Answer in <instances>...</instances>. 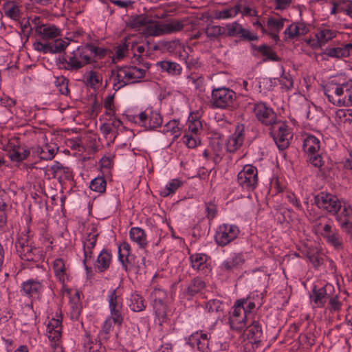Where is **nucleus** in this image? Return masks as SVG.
I'll use <instances>...</instances> for the list:
<instances>
[{
    "mask_svg": "<svg viewBox=\"0 0 352 352\" xmlns=\"http://www.w3.org/2000/svg\"><path fill=\"white\" fill-rule=\"evenodd\" d=\"M329 101L338 107H352V80L343 82L331 80L323 87Z\"/></svg>",
    "mask_w": 352,
    "mask_h": 352,
    "instance_id": "1",
    "label": "nucleus"
},
{
    "mask_svg": "<svg viewBox=\"0 0 352 352\" xmlns=\"http://www.w3.org/2000/svg\"><path fill=\"white\" fill-rule=\"evenodd\" d=\"M144 66V68L128 66L112 70L111 80L113 81V89L117 91L127 85L138 82L140 79L144 77L147 69L150 67L148 63H146Z\"/></svg>",
    "mask_w": 352,
    "mask_h": 352,
    "instance_id": "2",
    "label": "nucleus"
},
{
    "mask_svg": "<svg viewBox=\"0 0 352 352\" xmlns=\"http://www.w3.org/2000/svg\"><path fill=\"white\" fill-rule=\"evenodd\" d=\"M16 251L19 256L24 261L38 262L43 259L42 250L36 247L28 236L22 234L15 242Z\"/></svg>",
    "mask_w": 352,
    "mask_h": 352,
    "instance_id": "3",
    "label": "nucleus"
},
{
    "mask_svg": "<svg viewBox=\"0 0 352 352\" xmlns=\"http://www.w3.org/2000/svg\"><path fill=\"white\" fill-rule=\"evenodd\" d=\"M236 99V93L229 88L221 87L212 90L210 102L213 108L229 109L233 107Z\"/></svg>",
    "mask_w": 352,
    "mask_h": 352,
    "instance_id": "4",
    "label": "nucleus"
},
{
    "mask_svg": "<svg viewBox=\"0 0 352 352\" xmlns=\"http://www.w3.org/2000/svg\"><path fill=\"white\" fill-rule=\"evenodd\" d=\"M91 63V58L89 54L81 48H78L67 58L60 60V67L67 70L76 71Z\"/></svg>",
    "mask_w": 352,
    "mask_h": 352,
    "instance_id": "5",
    "label": "nucleus"
},
{
    "mask_svg": "<svg viewBox=\"0 0 352 352\" xmlns=\"http://www.w3.org/2000/svg\"><path fill=\"white\" fill-rule=\"evenodd\" d=\"M314 203L321 210L336 214L342 208V201L334 195L320 192L314 197Z\"/></svg>",
    "mask_w": 352,
    "mask_h": 352,
    "instance_id": "6",
    "label": "nucleus"
},
{
    "mask_svg": "<svg viewBox=\"0 0 352 352\" xmlns=\"http://www.w3.org/2000/svg\"><path fill=\"white\" fill-rule=\"evenodd\" d=\"M239 185L247 191H253L258 183V170L252 165L247 164L238 173Z\"/></svg>",
    "mask_w": 352,
    "mask_h": 352,
    "instance_id": "7",
    "label": "nucleus"
},
{
    "mask_svg": "<svg viewBox=\"0 0 352 352\" xmlns=\"http://www.w3.org/2000/svg\"><path fill=\"white\" fill-rule=\"evenodd\" d=\"M133 120L135 123L148 130H153L160 126L163 122L160 113L152 109H146L139 114L134 116Z\"/></svg>",
    "mask_w": 352,
    "mask_h": 352,
    "instance_id": "8",
    "label": "nucleus"
},
{
    "mask_svg": "<svg viewBox=\"0 0 352 352\" xmlns=\"http://www.w3.org/2000/svg\"><path fill=\"white\" fill-rule=\"evenodd\" d=\"M239 233L240 230L237 226L223 223L217 229L214 236L215 242L218 245L224 247L235 240Z\"/></svg>",
    "mask_w": 352,
    "mask_h": 352,
    "instance_id": "9",
    "label": "nucleus"
},
{
    "mask_svg": "<svg viewBox=\"0 0 352 352\" xmlns=\"http://www.w3.org/2000/svg\"><path fill=\"white\" fill-rule=\"evenodd\" d=\"M151 300L153 301V306L155 314L160 322H164L167 318V307L164 303L166 298V293L160 288H155L150 294Z\"/></svg>",
    "mask_w": 352,
    "mask_h": 352,
    "instance_id": "10",
    "label": "nucleus"
},
{
    "mask_svg": "<svg viewBox=\"0 0 352 352\" xmlns=\"http://www.w3.org/2000/svg\"><path fill=\"white\" fill-rule=\"evenodd\" d=\"M107 300L110 314L116 318V320L120 321L121 317H124L122 314L123 299L120 289L116 288L109 290Z\"/></svg>",
    "mask_w": 352,
    "mask_h": 352,
    "instance_id": "11",
    "label": "nucleus"
},
{
    "mask_svg": "<svg viewBox=\"0 0 352 352\" xmlns=\"http://www.w3.org/2000/svg\"><path fill=\"white\" fill-rule=\"evenodd\" d=\"M252 111L256 119L265 125H273L276 122V113L264 102L254 104Z\"/></svg>",
    "mask_w": 352,
    "mask_h": 352,
    "instance_id": "12",
    "label": "nucleus"
},
{
    "mask_svg": "<svg viewBox=\"0 0 352 352\" xmlns=\"http://www.w3.org/2000/svg\"><path fill=\"white\" fill-rule=\"evenodd\" d=\"M274 124L272 131L273 138L278 148L284 150L289 145V139L292 137L288 127L285 123L280 122H276Z\"/></svg>",
    "mask_w": 352,
    "mask_h": 352,
    "instance_id": "13",
    "label": "nucleus"
},
{
    "mask_svg": "<svg viewBox=\"0 0 352 352\" xmlns=\"http://www.w3.org/2000/svg\"><path fill=\"white\" fill-rule=\"evenodd\" d=\"M320 234L327 243L334 248L342 249L343 248V241L339 231L330 223H327L322 226Z\"/></svg>",
    "mask_w": 352,
    "mask_h": 352,
    "instance_id": "14",
    "label": "nucleus"
},
{
    "mask_svg": "<svg viewBox=\"0 0 352 352\" xmlns=\"http://www.w3.org/2000/svg\"><path fill=\"white\" fill-rule=\"evenodd\" d=\"M247 316L239 306L234 304L230 312L229 324L231 329L241 331L246 327Z\"/></svg>",
    "mask_w": 352,
    "mask_h": 352,
    "instance_id": "15",
    "label": "nucleus"
},
{
    "mask_svg": "<svg viewBox=\"0 0 352 352\" xmlns=\"http://www.w3.org/2000/svg\"><path fill=\"white\" fill-rule=\"evenodd\" d=\"M98 235L99 232L97 230L96 226L91 225V227L88 228V232L86 234V236L82 241L84 250L83 262L85 264L87 259L92 257V249L96 245Z\"/></svg>",
    "mask_w": 352,
    "mask_h": 352,
    "instance_id": "16",
    "label": "nucleus"
},
{
    "mask_svg": "<svg viewBox=\"0 0 352 352\" xmlns=\"http://www.w3.org/2000/svg\"><path fill=\"white\" fill-rule=\"evenodd\" d=\"M335 215L344 231L348 234H352V208L349 205L342 204L340 212H338Z\"/></svg>",
    "mask_w": 352,
    "mask_h": 352,
    "instance_id": "17",
    "label": "nucleus"
},
{
    "mask_svg": "<svg viewBox=\"0 0 352 352\" xmlns=\"http://www.w3.org/2000/svg\"><path fill=\"white\" fill-rule=\"evenodd\" d=\"M333 290V286L329 283L318 289L314 288L311 299L318 307H323Z\"/></svg>",
    "mask_w": 352,
    "mask_h": 352,
    "instance_id": "18",
    "label": "nucleus"
},
{
    "mask_svg": "<svg viewBox=\"0 0 352 352\" xmlns=\"http://www.w3.org/2000/svg\"><path fill=\"white\" fill-rule=\"evenodd\" d=\"M46 334L52 344L59 342L62 335L61 318L49 319L47 323Z\"/></svg>",
    "mask_w": 352,
    "mask_h": 352,
    "instance_id": "19",
    "label": "nucleus"
},
{
    "mask_svg": "<svg viewBox=\"0 0 352 352\" xmlns=\"http://www.w3.org/2000/svg\"><path fill=\"white\" fill-rule=\"evenodd\" d=\"M244 141V126L237 125L235 132L231 135L226 142V149L230 153H234L238 150Z\"/></svg>",
    "mask_w": 352,
    "mask_h": 352,
    "instance_id": "20",
    "label": "nucleus"
},
{
    "mask_svg": "<svg viewBox=\"0 0 352 352\" xmlns=\"http://www.w3.org/2000/svg\"><path fill=\"white\" fill-rule=\"evenodd\" d=\"M44 281L29 279L22 284L23 292L29 296L39 298L44 289Z\"/></svg>",
    "mask_w": 352,
    "mask_h": 352,
    "instance_id": "21",
    "label": "nucleus"
},
{
    "mask_svg": "<svg viewBox=\"0 0 352 352\" xmlns=\"http://www.w3.org/2000/svg\"><path fill=\"white\" fill-rule=\"evenodd\" d=\"M188 344L201 351V352H209V338L206 333L202 332H196L192 334L188 340Z\"/></svg>",
    "mask_w": 352,
    "mask_h": 352,
    "instance_id": "22",
    "label": "nucleus"
},
{
    "mask_svg": "<svg viewBox=\"0 0 352 352\" xmlns=\"http://www.w3.org/2000/svg\"><path fill=\"white\" fill-rule=\"evenodd\" d=\"M2 9L5 16L12 20L19 21L22 16V6L16 1H6L2 6Z\"/></svg>",
    "mask_w": 352,
    "mask_h": 352,
    "instance_id": "23",
    "label": "nucleus"
},
{
    "mask_svg": "<svg viewBox=\"0 0 352 352\" xmlns=\"http://www.w3.org/2000/svg\"><path fill=\"white\" fill-rule=\"evenodd\" d=\"M244 263L245 258L242 253H234L230 258L225 260L219 267L222 272H230L237 269Z\"/></svg>",
    "mask_w": 352,
    "mask_h": 352,
    "instance_id": "24",
    "label": "nucleus"
},
{
    "mask_svg": "<svg viewBox=\"0 0 352 352\" xmlns=\"http://www.w3.org/2000/svg\"><path fill=\"white\" fill-rule=\"evenodd\" d=\"M309 31V26L304 23H293L284 31L286 38L294 39L305 35Z\"/></svg>",
    "mask_w": 352,
    "mask_h": 352,
    "instance_id": "25",
    "label": "nucleus"
},
{
    "mask_svg": "<svg viewBox=\"0 0 352 352\" xmlns=\"http://www.w3.org/2000/svg\"><path fill=\"white\" fill-rule=\"evenodd\" d=\"M54 274L57 279L63 284L68 280L69 275L67 273V266L65 261L60 258H56L52 265Z\"/></svg>",
    "mask_w": 352,
    "mask_h": 352,
    "instance_id": "26",
    "label": "nucleus"
},
{
    "mask_svg": "<svg viewBox=\"0 0 352 352\" xmlns=\"http://www.w3.org/2000/svg\"><path fill=\"white\" fill-rule=\"evenodd\" d=\"M69 316L72 320H78L82 311L80 294L76 291L69 298Z\"/></svg>",
    "mask_w": 352,
    "mask_h": 352,
    "instance_id": "27",
    "label": "nucleus"
},
{
    "mask_svg": "<svg viewBox=\"0 0 352 352\" xmlns=\"http://www.w3.org/2000/svg\"><path fill=\"white\" fill-rule=\"evenodd\" d=\"M129 237L140 248L144 249L148 245L146 234L144 230L139 227H133L130 229Z\"/></svg>",
    "mask_w": 352,
    "mask_h": 352,
    "instance_id": "28",
    "label": "nucleus"
},
{
    "mask_svg": "<svg viewBox=\"0 0 352 352\" xmlns=\"http://www.w3.org/2000/svg\"><path fill=\"white\" fill-rule=\"evenodd\" d=\"M208 259L209 256L203 253H196L190 256L191 267L199 272H204L207 270Z\"/></svg>",
    "mask_w": 352,
    "mask_h": 352,
    "instance_id": "29",
    "label": "nucleus"
},
{
    "mask_svg": "<svg viewBox=\"0 0 352 352\" xmlns=\"http://www.w3.org/2000/svg\"><path fill=\"white\" fill-rule=\"evenodd\" d=\"M124 317H121L120 321L116 320V318L110 314V316L104 322L102 328L99 333V337L102 340H107L109 338V333L113 329V324H117L120 327L123 322Z\"/></svg>",
    "mask_w": 352,
    "mask_h": 352,
    "instance_id": "30",
    "label": "nucleus"
},
{
    "mask_svg": "<svg viewBox=\"0 0 352 352\" xmlns=\"http://www.w3.org/2000/svg\"><path fill=\"white\" fill-rule=\"evenodd\" d=\"M287 20L283 18L271 17L267 20V29L270 32L272 38L274 41H278L279 37L278 33L283 28L284 23Z\"/></svg>",
    "mask_w": 352,
    "mask_h": 352,
    "instance_id": "31",
    "label": "nucleus"
},
{
    "mask_svg": "<svg viewBox=\"0 0 352 352\" xmlns=\"http://www.w3.org/2000/svg\"><path fill=\"white\" fill-rule=\"evenodd\" d=\"M320 148L318 138L312 135H308L303 140L302 148L307 155L318 153Z\"/></svg>",
    "mask_w": 352,
    "mask_h": 352,
    "instance_id": "32",
    "label": "nucleus"
},
{
    "mask_svg": "<svg viewBox=\"0 0 352 352\" xmlns=\"http://www.w3.org/2000/svg\"><path fill=\"white\" fill-rule=\"evenodd\" d=\"M248 338L257 347L263 337L262 329L258 322L254 321L251 325L248 327Z\"/></svg>",
    "mask_w": 352,
    "mask_h": 352,
    "instance_id": "33",
    "label": "nucleus"
},
{
    "mask_svg": "<svg viewBox=\"0 0 352 352\" xmlns=\"http://www.w3.org/2000/svg\"><path fill=\"white\" fill-rule=\"evenodd\" d=\"M36 34L45 40L54 39L59 36L60 30L54 25L45 24L36 28Z\"/></svg>",
    "mask_w": 352,
    "mask_h": 352,
    "instance_id": "34",
    "label": "nucleus"
},
{
    "mask_svg": "<svg viewBox=\"0 0 352 352\" xmlns=\"http://www.w3.org/2000/svg\"><path fill=\"white\" fill-rule=\"evenodd\" d=\"M111 257V254L109 251L103 250L97 258L95 267L100 272L106 271L109 267Z\"/></svg>",
    "mask_w": 352,
    "mask_h": 352,
    "instance_id": "35",
    "label": "nucleus"
},
{
    "mask_svg": "<svg viewBox=\"0 0 352 352\" xmlns=\"http://www.w3.org/2000/svg\"><path fill=\"white\" fill-rule=\"evenodd\" d=\"M143 34L148 36H159L162 35V23L153 21L151 17L145 28L143 29Z\"/></svg>",
    "mask_w": 352,
    "mask_h": 352,
    "instance_id": "36",
    "label": "nucleus"
},
{
    "mask_svg": "<svg viewBox=\"0 0 352 352\" xmlns=\"http://www.w3.org/2000/svg\"><path fill=\"white\" fill-rule=\"evenodd\" d=\"M156 65L162 72H166L170 75H180L182 71L181 65L175 62L162 60L157 62Z\"/></svg>",
    "mask_w": 352,
    "mask_h": 352,
    "instance_id": "37",
    "label": "nucleus"
},
{
    "mask_svg": "<svg viewBox=\"0 0 352 352\" xmlns=\"http://www.w3.org/2000/svg\"><path fill=\"white\" fill-rule=\"evenodd\" d=\"M58 150L56 144L54 143L46 144L41 148H37V153L41 160H49L54 158Z\"/></svg>",
    "mask_w": 352,
    "mask_h": 352,
    "instance_id": "38",
    "label": "nucleus"
},
{
    "mask_svg": "<svg viewBox=\"0 0 352 352\" xmlns=\"http://www.w3.org/2000/svg\"><path fill=\"white\" fill-rule=\"evenodd\" d=\"M131 245L126 241L118 246V258L123 267L126 269V263L131 262Z\"/></svg>",
    "mask_w": 352,
    "mask_h": 352,
    "instance_id": "39",
    "label": "nucleus"
},
{
    "mask_svg": "<svg viewBox=\"0 0 352 352\" xmlns=\"http://www.w3.org/2000/svg\"><path fill=\"white\" fill-rule=\"evenodd\" d=\"M83 345L85 352H106L105 348L102 346L100 341L93 340L89 336L84 338Z\"/></svg>",
    "mask_w": 352,
    "mask_h": 352,
    "instance_id": "40",
    "label": "nucleus"
},
{
    "mask_svg": "<svg viewBox=\"0 0 352 352\" xmlns=\"http://www.w3.org/2000/svg\"><path fill=\"white\" fill-rule=\"evenodd\" d=\"M241 11V6L236 5L234 7L225 9L223 10H217L214 14L215 19H228L236 16Z\"/></svg>",
    "mask_w": 352,
    "mask_h": 352,
    "instance_id": "41",
    "label": "nucleus"
},
{
    "mask_svg": "<svg viewBox=\"0 0 352 352\" xmlns=\"http://www.w3.org/2000/svg\"><path fill=\"white\" fill-rule=\"evenodd\" d=\"M184 26L183 23L177 20L162 23V35L179 32L184 28Z\"/></svg>",
    "mask_w": 352,
    "mask_h": 352,
    "instance_id": "42",
    "label": "nucleus"
},
{
    "mask_svg": "<svg viewBox=\"0 0 352 352\" xmlns=\"http://www.w3.org/2000/svg\"><path fill=\"white\" fill-rule=\"evenodd\" d=\"M129 306L133 311L135 312L142 311L146 308L144 298L138 294H132L131 295Z\"/></svg>",
    "mask_w": 352,
    "mask_h": 352,
    "instance_id": "43",
    "label": "nucleus"
},
{
    "mask_svg": "<svg viewBox=\"0 0 352 352\" xmlns=\"http://www.w3.org/2000/svg\"><path fill=\"white\" fill-rule=\"evenodd\" d=\"M206 287V284L204 281H203L199 278H194L186 291V294L189 296V297H192L197 294L201 292Z\"/></svg>",
    "mask_w": 352,
    "mask_h": 352,
    "instance_id": "44",
    "label": "nucleus"
},
{
    "mask_svg": "<svg viewBox=\"0 0 352 352\" xmlns=\"http://www.w3.org/2000/svg\"><path fill=\"white\" fill-rule=\"evenodd\" d=\"M324 54L329 57L340 58L347 57L348 52H346L344 45H341L337 47L326 48Z\"/></svg>",
    "mask_w": 352,
    "mask_h": 352,
    "instance_id": "45",
    "label": "nucleus"
},
{
    "mask_svg": "<svg viewBox=\"0 0 352 352\" xmlns=\"http://www.w3.org/2000/svg\"><path fill=\"white\" fill-rule=\"evenodd\" d=\"M205 309L208 313H214L216 317L219 318L223 311V304L219 300L212 299L206 303Z\"/></svg>",
    "mask_w": 352,
    "mask_h": 352,
    "instance_id": "46",
    "label": "nucleus"
},
{
    "mask_svg": "<svg viewBox=\"0 0 352 352\" xmlns=\"http://www.w3.org/2000/svg\"><path fill=\"white\" fill-rule=\"evenodd\" d=\"M30 155V151L25 148H18L10 151L9 156L13 162H21Z\"/></svg>",
    "mask_w": 352,
    "mask_h": 352,
    "instance_id": "47",
    "label": "nucleus"
},
{
    "mask_svg": "<svg viewBox=\"0 0 352 352\" xmlns=\"http://www.w3.org/2000/svg\"><path fill=\"white\" fill-rule=\"evenodd\" d=\"M336 119L339 124H351L352 122V109H338L336 112Z\"/></svg>",
    "mask_w": 352,
    "mask_h": 352,
    "instance_id": "48",
    "label": "nucleus"
},
{
    "mask_svg": "<svg viewBox=\"0 0 352 352\" xmlns=\"http://www.w3.org/2000/svg\"><path fill=\"white\" fill-rule=\"evenodd\" d=\"M129 45L124 42L120 43L114 48V54L113 55V63H117L122 60L129 53Z\"/></svg>",
    "mask_w": 352,
    "mask_h": 352,
    "instance_id": "49",
    "label": "nucleus"
},
{
    "mask_svg": "<svg viewBox=\"0 0 352 352\" xmlns=\"http://www.w3.org/2000/svg\"><path fill=\"white\" fill-rule=\"evenodd\" d=\"M182 185V181L177 179H173L166 185L164 189L161 191L160 195L163 197H167L174 193Z\"/></svg>",
    "mask_w": 352,
    "mask_h": 352,
    "instance_id": "50",
    "label": "nucleus"
},
{
    "mask_svg": "<svg viewBox=\"0 0 352 352\" xmlns=\"http://www.w3.org/2000/svg\"><path fill=\"white\" fill-rule=\"evenodd\" d=\"M181 127L179 126V122L176 120H173L166 123L163 131L164 133H170L173 135V138H178L180 135Z\"/></svg>",
    "mask_w": 352,
    "mask_h": 352,
    "instance_id": "51",
    "label": "nucleus"
},
{
    "mask_svg": "<svg viewBox=\"0 0 352 352\" xmlns=\"http://www.w3.org/2000/svg\"><path fill=\"white\" fill-rule=\"evenodd\" d=\"M316 36L320 45H322L334 38L336 34L333 31L324 28L320 30Z\"/></svg>",
    "mask_w": 352,
    "mask_h": 352,
    "instance_id": "52",
    "label": "nucleus"
},
{
    "mask_svg": "<svg viewBox=\"0 0 352 352\" xmlns=\"http://www.w3.org/2000/svg\"><path fill=\"white\" fill-rule=\"evenodd\" d=\"M234 305L236 307L239 306V307L243 310L247 316L248 314L250 313L256 306L255 303L250 298L237 300L234 302Z\"/></svg>",
    "mask_w": 352,
    "mask_h": 352,
    "instance_id": "53",
    "label": "nucleus"
},
{
    "mask_svg": "<svg viewBox=\"0 0 352 352\" xmlns=\"http://www.w3.org/2000/svg\"><path fill=\"white\" fill-rule=\"evenodd\" d=\"M202 131L201 122L198 120H189L188 122V129L186 131V133L191 135H199Z\"/></svg>",
    "mask_w": 352,
    "mask_h": 352,
    "instance_id": "54",
    "label": "nucleus"
},
{
    "mask_svg": "<svg viewBox=\"0 0 352 352\" xmlns=\"http://www.w3.org/2000/svg\"><path fill=\"white\" fill-rule=\"evenodd\" d=\"M107 182L103 177L94 179L90 184V188L98 192H104L106 190Z\"/></svg>",
    "mask_w": 352,
    "mask_h": 352,
    "instance_id": "55",
    "label": "nucleus"
},
{
    "mask_svg": "<svg viewBox=\"0 0 352 352\" xmlns=\"http://www.w3.org/2000/svg\"><path fill=\"white\" fill-rule=\"evenodd\" d=\"M149 18V16L143 14L138 15L131 20L130 26L133 29L142 28L143 30L146 23H148Z\"/></svg>",
    "mask_w": 352,
    "mask_h": 352,
    "instance_id": "56",
    "label": "nucleus"
},
{
    "mask_svg": "<svg viewBox=\"0 0 352 352\" xmlns=\"http://www.w3.org/2000/svg\"><path fill=\"white\" fill-rule=\"evenodd\" d=\"M68 44L67 41L62 39H55L50 42V53H60L67 47Z\"/></svg>",
    "mask_w": 352,
    "mask_h": 352,
    "instance_id": "57",
    "label": "nucleus"
},
{
    "mask_svg": "<svg viewBox=\"0 0 352 352\" xmlns=\"http://www.w3.org/2000/svg\"><path fill=\"white\" fill-rule=\"evenodd\" d=\"M242 26L237 22L228 23L224 28V32L229 36H235L241 34Z\"/></svg>",
    "mask_w": 352,
    "mask_h": 352,
    "instance_id": "58",
    "label": "nucleus"
},
{
    "mask_svg": "<svg viewBox=\"0 0 352 352\" xmlns=\"http://www.w3.org/2000/svg\"><path fill=\"white\" fill-rule=\"evenodd\" d=\"M54 84L61 94L66 96L69 94L68 80L64 76L56 78Z\"/></svg>",
    "mask_w": 352,
    "mask_h": 352,
    "instance_id": "59",
    "label": "nucleus"
},
{
    "mask_svg": "<svg viewBox=\"0 0 352 352\" xmlns=\"http://www.w3.org/2000/svg\"><path fill=\"white\" fill-rule=\"evenodd\" d=\"M206 34L208 37L217 38L221 35L225 34L224 28L219 25H208L206 28Z\"/></svg>",
    "mask_w": 352,
    "mask_h": 352,
    "instance_id": "60",
    "label": "nucleus"
},
{
    "mask_svg": "<svg viewBox=\"0 0 352 352\" xmlns=\"http://www.w3.org/2000/svg\"><path fill=\"white\" fill-rule=\"evenodd\" d=\"M183 138L184 142L190 148H195L200 143V140L197 135L185 133Z\"/></svg>",
    "mask_w": 352,
    "mask_h": 352,
    "instance_id": "61",
    "label": "nucleus"
},
{
    "mask_svg": "<svg viewBox=\"0 0 352 352\" xmlns=\"http://www.w3.org/2000/svg\"><path fill=\"white\" fill-rule=\"evenodd\" d=\"M166 48L169 52L176 53L177 51L183 50L185 51V45L184 43L180 42L179 40H173L168 42L166 45Z\"/></svg>",
    "mask_w": 352,
    "mask_h": 352,
    "instance_id": "62",
    "label": "nucleus"
},
{
    "mask_svg": "<svg viewBox=\"0 0 352 352\" xmlns=\"http://www.w3.org/2000/svg\"><path fill=\"white\" fill-rule=\"evenodd\" d=\"M113 99V95H109L104 100V107L106 109V113L110 116H113L116 112Z\"/></svg>",
    "mask_w": 352,
    "mask_h": 352,
    "instance_id": "63",
    "label": "nucleus"
},
{
    "mask_svg": "<svg viewBox=\"0 0 352 352\" xmlns=\"http://www.w3.org/2000/svg\"><path fill=\"white\" fill-rule=\"evenodd\" d=\"M279 82L283 88L290 90L294 87V81L289 74L283 73L280 77Z\"/></svg>",
    "mask_w": 352,
    "mask_h": 352,
    "instance_id": "64",
    "label": "nucleus"
}]
</instances>
